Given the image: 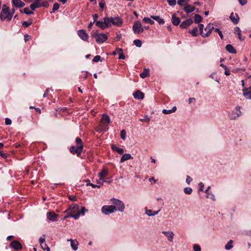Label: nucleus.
<instances>
[{
    "mask_svg": "<svg viewBox=\"0 0 251 251\" xmlns=\"http://www.w3.org/2000/svg\"><path fill=\"white\" fill-rule=\"evenodd\" d=\"M239 2L240 3V4L242 5V6H244L245 5V4H247V0H239Z\"/></svg>",
    "mask_w": 251,
    "mask_h": 251,
    "instance_id": "61",
    "label": "nucleus"
},
{
    "mask_svg": "<svg viewBox=\"0 0 251 251\" xmlns=\"http://www.w3.org/2000/svg\"><path fill=\"white\" fill-rule=\"evenodd\" d=\"M111 149L113 151L117 152L119 154H122L124 151L123 149L120 148L115 145H112Z\"/></svg>",
    "mask_w": 251,
    "mask_h": 251,
    "instance_id": "31",
    "label": "nucleus"
},
{
    "mask_svg": "<svg viewBox=\"0 0 251 251\" xmlns=\"http://www.w3.org/2000/svg\"><path fill=\"white\" fill-rule=\"evenodd\" d=\"M215 31H216V32L218 33V34H219V36L220 37V38L221 39H223L224 36L223 35L222 32L220 30L219 28H215Z\"/></svg>",
    "mask_w": 251,
    "mask_h": 251,
    "instance_id": "50",
    "label": "nucleus"
},
{
    "mask_svg": "<svg viewBox=\"0 0 251 251\" xmlns=\"http://www.w3.org/2000/svg\"><path fill=\"white\" fill-rule=\"evenodd\" d=\"M198 28L197 26L194 27L192 30L189 31V33L193 36L196 37L198 36Z\"/></svg>",
    "mask_w": 251,
    "mask_h": 251,
    "instance_id": "35",
    "label": "nucleus"
},
{
    "mask_svg": "<svg viewBox=\"0 0 251 251\" xmlns=\"http://www.w3.org/2000/svg\"><path fill=\"white\" fill-rule=\"evenodd\" d=\"M202 20V18L199 14H196L194 17V22L196 24H199Z\"/></svg>",
    "mask_w": 251,
    "mask_h": 251,
    "instance_id": "36",
    "label": "nucleus"
},
{
    "mask_svg": "<svg viewBox=\"0 0 251 251\" xmlns=\"http://www.w3.org/2000/svg\"><path fill=\"white\" fill-rule=\"evenodd\" d=\"M242 31L239 26H235L234 28V34L237 36L238 38L241 41H243L245 40V37L242 35Z\"/></svg>",
    "mask_w": 251,
    "mask_h": 251,
    "instance_id": "12",
    "label": "nucleus"
},
{
    "mask_svg": "<svg viewBox=\"0 0 251 251\" xmlns=\"http://www.w3.org/2000/svg\"><path fill=\"white\" fill-rule=\"evenodd\" d=\"M86 182H87L86 186H91L93 188H100V185L94 184L91 183L89 180L86 181Z\"/></svg>",
    "mask_w": 251,
    "mask_h": 251,
    "instance_id": "45",
    "label": "nucleus"
},
{
    "mask_svg": "<svg viewBox=\"0 0 251 251\" xmlns=\"http://www.w3.org/2000/svg\"><path fill=\"white\" fill-rule=\"evenodd\" d=\"M232 243L233 241L232 240H230L226 245L225 249L227 250H230L233 247Z\"/></svg>",
    "mask_w": 251,
    "mask_h": 251,
    "instance_id": "38",
    "label": "nucleus"
},
{
    "mask_svg": "<svg viewBox=\"0 0 251 251\" xmlns=\"http://www.w3.org/2000/svg\"><path fill=\"white\" fill-rule=\"evenodd\" d=\"M30 39V36L28 34H25L24 35V40L25 42H27Z\"/></svg>",
    "mask_w": 251,
    "mask_h": 251,
    "instance_id": "64",
    "label": "nucleus"
},
{
    "mask_svg": "<svg viewBox=\"0 0 251 251\" xmlns=\"http://www.w3.org/2000/svg\"><path fill=\"white\" fill-rule=\"evenodd\" d=\"M133 43L137 47H141L142 46V42L139 39L134 40Z\"/></svg>",
    "mask_w": 251,
    "mask_h": 251,
    "instance_id": "43",
    "label": "nucleus"
},
{
    "mask_svg": "<svg viewBox=\"0 0 251 251\" xmlns=\"http://www.w3.org/2000/svg\"><path fill=\"white\" fill-rule=\"evenodd\" d=\"M92 36L98 43H103L107 39V36L104 33H99L97 31H93Z\"/></svg>",
    "mask_w": 251,
    "mask_h": 251,
    "instance_id": "5",
    "label": "nucleus"
},
{
    "mask_svg": "<svg viewBox=\"0 0 251 251\" xmlns=\"http://www.w3.org/2000/svg\"><path fill=\"white\" fill-rule=\"evenodd\" d=\"M32 22L31 21H25L22 23V25L25 27H27L30 25H31Z\"/></svg>",
    "mask_w": 251,
    "mask_h": 251,
    "instance_id": "53",
    "label": "nucleus"
},
{
    "mask_svg": "<svg viewBox=\"0 0 251 251\" xmlns=\"http://www.w3.org/2000/svg\"><path fill=\"white\" fill-rule=\"evenodd\" d=\"M98 16L97 14H94L93 15V23H95L97 22V20L98 19Z\"/></svg>",
    "mask_w": 251,
    "mask_h": 251,
    "instance_id": "63",
    "label": "nucleus"
},
{
    "mask_svg": "<svg viewBox=\"0 0 251 251\" xmlns=\"http://www.w3.org/2000/svg\"><path fill=\"white\" fill-rule=\"evenodd\" d=\"M50 91H52L50 88H48L46 89L45 92L44 93V95H43V97L44 98H46L48 96H49V93Z\"/></svg>",
    "mask_w": 251,
    "mask_h": 251,
    "instance_id": "54",
    "label": "nucleus"
},
{
    "mask_svg": "<svg viewBox=\"0 0 251 251\" xmlns=\"http://www.w3.org/2000/svg\"><path fill=\"white\" fill-rule=\"evenodd\" d=\"M41 7V0H35L30 5V7L32 11L36 8Z\"/></svg>",
    "mask_w": 251,
    "mask_h": 251,
    "instance_id": "23",
    "label": "nucleus"
},
{
    "mask_svg": "<svg viewBox=\"0 0 251 251\" xmlns=\"http://www.w3.org/2000/svg\"><path fill=\"white\" fill-rule=\"evenodd\" d=\"M88 210L85 208V207H81L80 210H79L80 214H81L83 215H84L85 212H87Z\"/></svg>",
    "mask_w": 251,
    "mask_h": 251,
    "instance_id": "56",
    "label": "nucleus"
},
{
    "mask_svg": "<svg viewBox=\"0 0 251 251\" xmlns=\"http://www.w3.org/2000/svg\"><path fill=\"white\" fill-rule=\"evenodd\" d=\"M149 75V70L148 69H144L143 72L140 74V76L144 78Z\"/></svg>",
    "mask_w": 251,
    "mask_h": 251,
    "instance_id": "37",
    "label": "nucleus"
},
{
    "mask_svg": "<svg viewBox=\"0 0 251 251\" xmlns=\"http://www.w3.org/2000/svg\"><path fill=\"white\" fill-rule=\"evenodd\" d=\"M110 24V19L104 18L103 21H99L96 22V25L101 29H104Z\"/></svg>",
    "mask_w": 251,
    "mask_h": 251,
    "instance_id": "8",
    "label": "nucleus"
},
{
    "mask_svg": "<svg viewBox=\"0 0 251 251\" xmlns=\"http://www.w3.org/2000/svg\"><path fill=\"white\" fill-rule=\"evenodd\" d=\"M190 0H178L177 4L180 6H182L184 3H188Z\"/></svg>",
    "mask_w": 251,
    "mask_h": 251,
    "instance_id": "48",
    "label": "nucleus"
},
{
    "mask_svg": "<svg viewBox=\"0 0 251 251\" xmlns=\"http://www.w3.org/2000/svg\"><path fill=\"white\" fill-rule=\"evenodd\" d=\"M67 241L71 242V246L73 250L76 251L78 249V243L76 241H74L73 239H68Z\"/></svg>",
    "mask_w": 251,
    "mask_h": 251,
    "instance_id": "27",
    "label": "nucleus"
},
{
    "mask_svg": "<svg viewBox=\"0 0 251 251\" xmlns=\"http://www.w3.org/2000/svg\"><path fill=\"white\" fill-rule=\"evenodd\" d=\"M10 247L15 250H18L22 248V246L19 241L14 240L11 243Z\"/></svg>",
    "mask_w": 251,
    "mask_h": 251,
    "instance_id": "16",
    "label": "nucleus"
},
{
    "mask_svg": "<svg viewBox=\"0 0 251 251\" xmlns=\"http://www.w3.org/2000/svg\"><path fill=\"white\" fill-rule=\"evenodd\" d=\"M215 28L214 27L213 24L211 23L208 24V25L204 28V30L207 31V32L205 33H204L203 35H202V37L206 38L209 36L211 34L213 30H215Z\"/></svg>",
    "mask_w": 251,
    "mask_h": 251,
    "instance_id": "10",
    "label": "nucleus"
},
{
    "mask_svg": "<svg viewBox=\"0 0 251 251\" xmlns=\"http://www.w3.org/2000/svg\"><path fill=\"white\" fill-rule=\"evenodd\" d=\"M172 23L174 25H178L180 23L179 18L176 17L175 14H173L172 17Z\"/></svg>",
    "mask_w": 251,
    "mask_h": 251,
    "instance_id": "24",
    "label": "nucleus"
},
{
    "mask_svg": "<svg viewBox=\"0 0 251 251\" xmlns=\"http://www.w3.org/2000/svg\"><path fill=\"white\" fill-rule=\"evenodd\" d=\"M100 59V55H96L94 57L93 59V61L94 62H98Z\"/></svg>",
    "mask_w": 251,
    "mask_h": 251,
    "instance_id": "58",
    "label": "nucleus"
},
{
    "mask_svg": "<svg viewBox=\"0 0 251 251\" xmlns=\"http://www.w3.org/2000/svg\"><path fill=\"white\" fill-rule=\"evenodd\" d=\"M184 192L188 195H190L192 192V189L190 187H185L184 190Z\"/></svg>",
    "mask_w": 251,
    "mask_h": 251,
    "instance_id": "44",
    "label": "nucleus"
},
{
    "mask_svg": "<svg viewBox=\"0 0 251 251\" xmlns=\"http://www.w3.org/2000/svg\"><path fill=\"white\" fill-rule=\"evenodd\" d=\"M108 174V170H106L105 169H103L100 173L99 174V176L100 177V181H102V182H104L103 180L104 177L107 176Z\"/></svg>",
    "mask_w": 251,
    "mask_h": 251,
    "instance_id": "30",
    "label": "nucleus"
},
{
    "mask_svg": "<svg viewBox=\"0 0 251 251\" xmlns=\"http://www.w3.org/2000/svg\"><path fill=\"white\" fill-rule=\"evenodd\" d=\"M192 181V178L189 176H186V182L188 184H190V183Z\"/></svg>",
    "mask_w": 251,
    "mask_h": 251,
    "instance_id": "57",
    "label": "nucleus"
},
{
    "mask_svg": "<svg viewBox=\"0 0 251 251\" xmlns=\"http://www.w3.org/2000/svg\"><path fill=\"white\" fill-rule=\"evenodd\" d=\"M64 213L68 214V215L65 216V219L73 218L75 220H77L80 217L79 206L76 204H72Z\"/></svg>",
    "mask_w": 251,
    "mask_h": 251,
    "instance_id": "1",
    "label": "nucleus"
},
{
    "mask_svg": "<svg viewBox=\"0 0 251 251\" xmlns=\"http://www.w3.org/2000/svg\"><path fill=\"white\" fill-rule=\"evenodd\" d=\"M79 37L83 41H87L88 39V35L84 30H79L77 31Z\"/></svg>",
    "mask_w": 251,
    "mask_h": 251,
    "instance_id": "18",
    "label": "nucleus"
},
{
    "mask_svg": "<svg viewBox=\"0 0 251 251\" xmlns=\"http://www.w3.org/2000/svg\"><path fill=\"white\" fill-rule=\"evenodd\" d=\"M199 30H200V35L202 37V35H203L204 32H203V28H204V25L202 24H199L198 25Z\"/></svg>",
    "mask_w": 251,
    "mask_h": 251,
    "instance_id": "42",
    "label": "nucleus"
},
{
    "mask_svg": "<svg viewBox=\"0 0 251 251\" xmlns=\"http://www.w3.org/2000/svg\"><path fill=\"white\" fill-rule=\"evenodd\" d=\"M243 94L247 100L251 99V87L243 89Z\"/></svg>",
    "mask_w": 251,
    "mask_h": 251,
    "instance_id": "17",
    "label": "nucleus"
},
{
    "mask_svg": "<svg viewBox=\"0 0 251 251\" xmlns=\"http://www.w3.org/2000/svg\"><path fill=\"white\" fill-rule=\"evenodd\" d=\"M48 219L51 221H55L58 217V215L56 214L54 212H49L47 214Z\"/></svg>",
    "mask_w": 251,
    "mask_h": 251,
    "instance_id": "22",
    "label": "nucleus"
},
{
    "mask_svg": "<svg viewBox=\"0 0 251 251\" xmlns=\"http://www.w3.org/2000/svg\"><path fill=\"white\" fill-rule=\"evenodd\" d=\"M193 23V21L191 19H187L183 21L180 24V27L181 28H187L188 26L191 25Z\"/></svg>",
    "mask_w": 251,
    "mask_h": 251,
    "instance_id": "14",
    "label": "nucleus"
},
{
    "mask_svg": "<svg viewBox=\"0 0 251 251\" xmlns=\"http://www.w3.org/2000/svg\"><path fill=\"white\" fill-rule=\"evenodd\" d=\"M133 157L130 153H125L123 155L121 158L120 162L121 163L124 162L125 161L130 159H132Z\"/></svg>",
    "mask_w": 251,
    "mask_h": 251,
    "instance_id": "26",
    "label": "nucleus"
},
{
    "mask_svg": "<svg viewBox=\"0 0 251 251\" xmlns=\"http://www.w3.org/2000/svg\"><path fill=\"white\" fill-rule=\"evenodd\" d=\"M198 186L199 187L198 191H202L204 187V184L202 182H201L199 183Z\"/></svg>",
    "mask_w": 251,
    "mask_h": 251,
    "instance_id": "55",
    "label": "nucleus"
},
{
    "mask_svg": "<svg viewBox=\"0 0 251 251\" xmlns=\"http://www.w3.org/2000/svg\"><path fill=\"white\" fill-rule=\"evenodd\" d=\"M241 107L240 106H237L235 109L229 113V117L230 120H236L241 114Z\"/></svg>",
    "mask_w": 251,
    "mask_h": 251,
    "instance_id": "6",
    "label": "nucleus"
},
{
    "mask_svg": "<svg viewBox=\"0 0 251 251\" xmlns=\"http://www.w3.org/2000/svg\"><path fill=\"white\" fill-rule=\"evenodd\" d=\"M206 198L207 199H211L213 201H215V196L211 192H209V193H207L206 194Z\"/></svg>",
    "mask_w": 251,
    "mask_h": 251,
    "instance_id": "40",
    "label": "nucleus"
},
{
    "mask_svg": "<svg viewBox=\"0 0 251 251\" xmlns=\"http://www.w3.org/2000/svg\"><path fill=\"white\" fill-rule=\"evenodd\" d=\"M133 96L135 99L143 100L144 98V94L139 90H137L133 94Z\"/></svg>",
    "mask_w": 251,
    "mask_h": 251,
    "instance_id": "20",
    "label": "nucleus"
},
{
    "mask_svg": "<svg viewBox=\"0 0 251 251\" xmlns=\"http://www.w3.org/2000/svg\"><path fill=\"white\" fill-rule=\"evenodd\" d=\"M151 17L160 25L165 23L164 20L159 16H151Z\"/></svg>",
    "mask_w": 251,
    "mask_h": 251,
    "instance_id": "33",
    "label": "nucleus"
},
{
    "mask_svg": "<svg viewBox=\"0 0 251 251\" xmlns=\"http://www.w3.org/2000/svg\"><path fill=\"white\" fill-rule=\"evenodd\" d=\"M230 74V71L228 67L226 69H225V75H229Z\"/></svg>",
    "mask_w": 251,
    "mask_h": 251,
    "instance_id": "62",
    "label": "nucleus"
},
{
    "mask_svg": "<svg viewBox=\"0 0 251 251\" xmlns=\"http://www.w3.org/2000/svg\"><path fill=\"white\" fill-rule=\"evenodd\" d=\"M39 243L41 248H44L43 244L45 243V235H43L42 237H40L39 239Z\"/></svg>",
    "mask_w": 251,
    "mask_h": 251,
    "instance_id": "39",
    "label": "nucleus"
},
{
    "mask_svg": "<svg viewBox=\"0 0 251 251\" xmlns=\"http://www.w3.org/2000/svg\"><path fill=\"white\" fill-rule=\"evenodd\" d=\"M83 147V145L77 147L72 146L70 149V151L73 154H76L77 156H79L82 151Z\"/></svg>",
    "mask_w": 251,
    "mask_h": 251,
    "instance_id": "9",
    "label": "nucleus"
},
{
    "mask_svg": "<svg viewBox=\"0 0 251 251\" xmlns=\"http://www.w3.org/2000/svg\"><path fill=\"white\" fill-rule=\"evenodd\" d=\"M111 213L116 211L123 212L125 209V204L122 201L115 199H111Z\"/></svg>",
    "mask_w": 251,
    "mask_h": 251,
    "instance_id": "2",
    "label": "nucleus"
},
{
    "mask_svg": "<svg viewBox=\"0 0 251 251\" xmlns=\"http://www.w3.org/2000/svg\"><path fill=\"white\" fill-rule=\"evenodd\" d=\"M133 31L135 34H140L144 31V27L140 22L137 21L134 22Z\"/></svg>",
    "mask_w": 251,
    "mask_h": 251,
    "instance_id": "7",
    "label": "nucleus"
},
{
    "mask_svg": "<svg viewBox=\"0 0 251 251\" xmlns=\"http://www.w3.org/2000/svg\"><path fill=\"white\" fill-rule=\"evenodd\" d=\"M176 110V106H174L172 107V108L171 109H169V110H167V109H163L162 110V113L164 114H171L172 113H174L175 112Z\"/></svg>",
    "mask_w": 251,
    "mask_h": 251,
    "instance_id": "34",
    "label": "nucleus"
},
{
    "mask_svg": "<svg viewBox=\"0 0 251 251\" xmlns=\"http://www.w3.org/2000/svg\"><path fill=\"white\" fill-rule=\"evenodd\" d=\"M226 49L229 53H236V50L233 47V46L230 45V44L226 45Z\"/></svg>",
    "mask_w": 251,
    "mask_h": 251,
    "instance_id": "29",
    "label": "nucleus"
},
{
    "mask_svg": "<svg viewBox=\"0 0 251 251\" xmlns=\"http://www.w3.org/2000/svg\"><path fill=\"white\" fill-rule=\"evenodd\" d=\"M110 122V120L108 116L103 115L100 124L96 128L97 131L100 133H103L108 129V126Z\"/></svg>",
    "mask_w": 251,
    "mask_h": 251,
    "instance_id": "3",
    "label": "nucleus"
},
{
    "mask_svg": "<svg viewBox=\"0 0 251 251\" xmlns=\"http://www.w3.org/2000/svg\"><path fill=\"white\" fill-rule=\"evenodd\" d=\"M195 9V7L186 4L184 7V11L187 13H190L193 12Z\"/></svg>",
    "mask_w": 251,
    "mask_h": 251,
    "instance_id": "25",
    "label": "nucleus"
},
{
    "mask_svg": "<svg viewBox=\"0 0 251 251\" xmlns=\"http://www.w3.org/2000/svg\"><path fill=\"white\" fill-rule=\"evenodd\" d=\"M126 132L125 130L123 129L121 131V138L125 140L126 137Z\"/></svg>",
    "mask_w": 251,
    "mask_h": 251,
    "instance_id": "49",
    "label": "nucleus"
},
{
    "mask_svg": "<svg viewBox=\"0 0 251 251\" xmlns=\"http://www.w3.org/2000/svg\"><path fill=\"white\" fill-rule=\"evenodd\" d=\"M5 123L6 125H10L11 124L12 122L10 119L6 118H5Z\"/></svg>",
    "mask_w": 251,
    "mask_h": 251,
    "instance_id": "60",
    "label": "nucleus"
},
{
    "mask_svg": "<svg viewBox=\"0 0 251 251\" xmlns=\"http://www.w3.org/2000/svg\"><path fill=\"white\" fill-rule=\"evenodd\" d=\"M123 23V20L119 17H111V24L114 25L120 26Z\"/></svg>",
    "mask_w": 251,
    "mask_h": 251,
    "instance_id": "11",
    "label": "nucleus"
},
{
    "mask_svg": "<svg viewBox=\"0 0 251 251\" xmlns=\"http://www.w3.org/2000/svg\"><path fill=\"white\" fill-rule=\"evenodd\" d=\"M160 210L158 211H153L151 209H148L147 208H146V214L148 216H153L158 214Z\"/></svg>",
    "mask_w": 251,
    "mask_h": 251,
    "instance_id": "28",
    "label": "nucleus"
},
{
    "mask_svg": "<svg viewBox=\"0 0 251 251\" xmlns=\"http://www.w3.org/2000/svg\"><path fill=\"white\" fill-rule=\"evenodd\" d=\"M13 5L17 8H22L25 5V3L21 0H12Z\"/></svg>",
    "mask_w": 251,
    "mask_h": 251,
    "instance_id": "21",
    "label": "nucleus"
},
{
    "mask_svg": "<svg viewBox=\"0 0 251 251\" xmlns=\"http://www.w3.org/2000/svg\"><path fill=\"white\" fill-rule=\"evenodd\" d=\"M60 7V4L58 3H55L53 4L52 7V12H54L55 11L57 10Z\"/></svg>",
    "mask_w": 251,
    "mask_h": 251,
    "instance_id": "46",
    "label": "nucleus"
},
{
    "mask_svg": "<svg viewBox=\"0 0 251 251\" xmlns=\"http://www.w3.org/2000/svg\"><path fill=\"white\" fill-rule=\"evenodd\" d=\"M229 18L234 25H236L239 23V18L236 13L234 14L233 12H232L230 15Z\"/></svg>",
    "mask_w": 251,
    "mask_h": 251,
    "instance_id": "19",
    "label": "nucleus"
},
{
    "mask_svg": "<svg viewBox=\"0 0 251 251\" xmlns=\"http://www.w3.org/2000/svg\"><path fill=\"white\" fill-rule=\"evenodd\" d=\"M143 21L145 23H149L151 25H152L154 24V21L151 19H150L148 17H144L143 19Z\"/></svg>",
    "mask_w": 251,
    "mask_h": 251,
    "instance_id": "41",
    "label": "nucleus"
},
{
    "mask_svg": "<svg viewBox=\"0 0 251 251\" xmlns=\"http://www.w3.org/2000/svg\"><path fill=\"white\" fill-rule=\"evenodd\" d=\"M75 143L76 144L78 145V146L83 145L82 143V140L79 138H76L75 139Z\"/></svg>",
    "mask_w": 251,
    "mask_h": 251,
    "instance_id": "59",
    "label": "nucleus"
},
{
    "mask_svg": "<svg viewBox=\"0 0 251 251\" xmlns=\"http://www.w3.org/2000/svg\"><path fill=\"white\" fill-rule=\"evenodd\" d=\"M113 55L118 54V59H124L125 56L123 54V50L121 49L118 48L116 50L113 51L112 53Z\"/></svg>",
    "mask_w": 251,
    "mask_h": 251,
    "instance_id": "15",
    "label": "nucleus"
},
{
    "mask_svg": "<svg viewBox=\"0 0 251 251\" xmlns=\"http://www.w3.org/2000/svg\"><path fill=\"white\" fill-rule=\"evenodd\" d=\"M193 251H201V248L199 245L194 244L193 245Z\"/></svg>",
    "mask_w": 251,
    "mask_h": 251,
    "instance_id": "51",
    "label": "nucleus"
},
{
    "mask_svg": "<svg viewBox=\"0 0 251 251\" xmlns=\"http://www.w3.org/2000/svg\"><path fill=\"white\" fill-rule=\"evenodd\" d=\"M101 212L104 215L110 214V205H104L101 208Z\"/></svg>",
    "mask_w": 251,
    "mask_h": 251,
    "instance_id": "32",
    "label": "nucleus"
},
{
    "mask_svg": "<svg viewBox=\"0 0 251 251\" xmlns=\"http://www.w3.org/2000/svg\"><path fill=\"white\" fill-rule=\"evenodd\" d=\"M170 6H173L176 4V0H166Z\"/></svg>",
    "mask_w": 251,
    "mask_h": 251,
    "instance_id": "52",
    "label": "nucleus"
},
{
    "mask_svg": "<svg viewBox=\"0 0 251 251\" xmlns=\"http://www.w3.org/2000/svg\"><path fill=\"white\" fill-rule=\"evenodd\" d=\"M162 233L166 237L168 240L172 242L173 241L175 234L172 231H163Z\"/></svg>",
    "mask_w": 251,
    "mask_h": 251,
    "instance_id": "13",
    "label": "nucleus"
},
{
    "mask_svg": "<svg viewBox=\"0 0 251 251\" xmlns=\"http://www.w3.org/2000/svg\"><path fill=\"white\" fill-rule=\"evenodd\" d=\"M0 19L1 21L10 22L12 17L10 13V8L6 4H3L2 6L1 10L0 13Z\"/></svg>",
    "mask_w": 251,
    "mask_h": 251,
    "instance_id": "4",
    "label": "nucleus"
},
{
    "mask_svg": "<svg viewBox=\"0 0 251 251\" xmlns=\"http://www.w3.org/2000/svg\"><path fill=\"white\" fill-rule=\"evenodd\" d=\"M24 12L26 15H30L33 13V11H30L28 7H25L24 9Z\"/></svg>",
    "mask_w": 251,
    "mask_h": 251,
    "instance_id": "47",
    "label": "nucleus"
}]
</instances>
